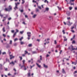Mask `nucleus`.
<instances>
[{
	"label": "nucleus",
	"instance_id": "f257e3e1",
	"mask_svg": "<svg viewBox=\"0 0 77 77\" xmlns=\"http://www.w3.org/2000/svg\"><path fill=\"white\" fill-rule=\"evenodd\" d=\"M20 2H17V3H15V7L14 8V10H16L17 9H18V5H20Z\"/></svg>",
	"mask_w": 77,
	"mask_h": 77
},
{
	"label": "nucleus",
	"instance_id": "f03ea898",
	"mask_svg": "<svg viewBox=\"0 0 77 77\" xmlns=\"http://www.w3.org/2000/svg\"><path fill=\"white\" fill-rule=\"evenodd\" d=\"M68 49L69 50H71V49H72V50H75V48H73V46H70L69 47Z\"/></svg>",
	"mask_w": 77,
	"mask_h": 77
},
{
	"label": "nucleus",
	"instance_id": "7ed1b4c3",
	"mask_svg": "<svg viewBox=\"0 0 77 77\" xmlns=\"http://www.w3.org/2000/svg\"><path fill=\"white\" fill-rule=\"evenodd\" d=\"M67 24L68 26H71V24H72V23L71 22V23L69 21H68L67 22Z\"/></svg>",
	"mask_w": 77,
	"mask_h": 77
},
{
	"label": "nucleus",
	"instance_id": "20e7f679",
	"mask_svg": "<svg viewBox=\"0 0 77 77\" xmlns=\"http://www.w3.org/2000/svg\"><path fill=\"white\" fill-rule=\"evenodd\" d=\"M27 35H28V37H31V32H27Z\"/></svg>",
	"mask_w": 77,
	"mask_h": 77
},
{
	"label": "nucleus",
	"instance_id": "39448f33",
	"mask_svg": "<svg viewBox=\"0 0 77 77\" xmlns=\"http://www.w3.org/2000/svg\"><path fill=\"white\" fill-rule=\"evenodd\" d=\"M9 8H8L9 10L10 11H11L12 9V6L11 5H9Z\"/></svg>",
	"mask_w": 77,
	"mask_h": 77
},
{
	"label": "nucleus",
	"instance_id": "423d86ee",
	"mask_svg": "<svg viewBox=\"0 0 77 77\" xmlns=\"http://www.w3.org/2000/svg\"><path fill=\"white\" fill-rule=\"evenodd\" d=\"M10 59H13V58H14L15 57L13 56L12 55H10Z\"/></svg>",
	"mask_w": 77,
	"mask_h": 77
},
{
	"label": "nucleus",
	"instance_id": "0eeeda50",
	"mask_svg": "<svg viewBox=\"0 0 77 77\" xmlns=\"http://www.w3.org/2000/svg\"><path fill=\"white\" fill-rule=\"evenodd\" d=\"M62 70V72L63 74H66V72H65V69H63Z\"/></svg>",
	"mask_w": 77,
	"mask_h": 77
},
{
	"label": "nucleus",
	"instance_id": "6e6552de",
	"mask_svg": "<svg viewBox=\"0 0 77 77\" xmlns=\"http://www.w3.org/2000/svg\"><path fill=\"white\" fill-rule=\"evenodd\" d=\"M8 17V16L6 15V17H3V20H2V21H5L6 20V18Z\"/></svg>",
	"mask_w": 77,
	"mask_h": 77
},
{
	"label": "nucleus",
	"instance_id": "1a4fd4ad",
	"mask_svg": "<svg viewBox=\"0 0 77 77\" xmlns=\"http://www.w3.org/2000/svg\"><path fill=\"white\" fill-rule=\"evenodd\" d=\"M43 65L44 67H45V68H48V66H47V65H46L45 64H43Z\"/></svg>",
	"mask_w": 77,
	"mask_h": 77
},
{
	"label": "nucleus",
	"instance_id": "9d476101",
	"mask_svg": "<svg viewBox=\"0 0 77 77\" xmlns=\"http://www.w3.org/2000/svg\"><path fill=\"white\" fill-rule=\"evenodd\" d=\"M36 64L38 68H41V65H39V64L38 63H36Z\"/></svg>",
	"mask_w": 77,
	"mask_h": 77
},
{
	"label": "nucleus",
	"instance_id": "9b49d317",
	"mask_svg": "<svg viewBox=\"0 0 77 77\" xmlns=\"http://www.w3.org/2000/svg\"><path fill=\"white\" fill-rule=\"evenodd\" d=\"M10 65H12V64L13 65H15V63L14 62L12 61L10 63Z\"/></svg>",
	"mask_w": 77,
	"mask_h": 77
},
{
	"label": "nucleus",
	"instance_id": "f8f14e48",
	"mask_svg": "<svg viewBox=\"0 0 77 77\" xmlns=\"http://www.w3.org/2000/svg\"><path fill=\"white\" fill-rule=\"evenodd\" d=\"M5 10L6 11H8L9 12V11H10L9 10V8H6L5 9Z\"/></svg>",
	"mask_w": 77,
	"mask_h": 77
},
{
	"label": "nucleus",
	"instance_id": "ddd939ff",
	"mask_svg": "<svg viewBox=\"0 0 77 77\" xmlns=\"http://www.w3.org/2000/svg\"><path fill=\"white\" fill-rule=\"evenodd\" d=\"M21 45H23V44H24V42H20Z\"/></svg>",
	"mask_w": 77,
	"mask_h": 77
},
{
	"label": "nucleus",
	"instance_id": "4468645a",
	"mask_svg": "<svg viewBox=\"0 0 77 77\" xmlns=\"http://www.w3.org/2000/svg\"><path fill=\"white\" fill-rule=\"evenodd\" d=\"M5 27H4L2 29V30L4 32H6V30H5Z\"/></svg>",
	"mask_w": 77,
	"mask_h": 77
},
{
	"label": "nucleus",
	"instance_id": "2eb2a0df",
	"mask_svg": "<svg viewBox=\"0 0 77 77\" xmlns=\"http://www.w3.org/2000/svg\"><path fill=\"white\" fill-rule=\"evenodd\" d=\"M37 54V52L36 51H34L32 52V54Z\"/></svg>",
	"mask_w": 77,
	"mask_h": 77
},
{
	"label": "nucleus",
	"instance_id": "dca6fc26",
	"mask_svg": "<svg viewBox=\"0 0 77 77\" xmlns=\"http://www.w3.org/2000/svg\"><path fill=\"white\" fill-rule=\"evenodd\" d=\"M35 66V64L33 65L32 66L30 65V66L31 67V69H32V68H33V67L34 66Z\"/></svg>",
	"mask_w": 77,
	"mask_h": 77
},
{
	"label": "nucleus",
	"instance_id": "f3484780",
	"mask_svg": "<svg viewBox=\"0 0 77 77\" xmlns=\"http://www.w3.org/2000/svg\"><path fill=\"white\" fill-rule=\"evenodd\" d=\"M67 14L68 16H69V11H67Z\"/></svg>",
	"mask_w": 77,
	"mask_h": 77
},
{
	"label": "nucleus",
	"instance_id": "a211bd4d",
	"mask_svg": "<svg viewBox=\"0 0 77 77\" xmlns=\"http://www.w3.org/2000/svg\"><path fill=\"white\" fill-rule=\"evenodd\" d=\"M22 62L23 63V64L24 65V64L25 63V60H23L22 61Z\"/></svg>",
	"mask_w": 77,
	"mask_h": 77
},
{
	"label": "nucleus",
	"instance_id": "6ab92c4d",
	"mask_svg": "<svg viewBox=\"0 0 77 77\" xmlns=\"http://www.w3.org/2000/svg\"><path fill=\"white\" fill-rule=\"evenodd\" d=\"M16 32L15 33H18V32H19V30L17 29H16Z\"/></svg>",
	"mask_w": 77,
	"mask_h": 77
},
{
	"label": "nucleus",
	"instance_id": "aec40b11",
	"mask_svg": "<svg viewBox=\"0 0 77 77\" xmlns=\"http://www.w3.org/2000/svg\"><path fill=\"white\" fill-rule=\"evenodd\" d=\"M36 14H34L33 16L32 17L33 18H35V17H36Z\"/></svg>",
	"mask_w": 77,
	"mask_h": 77
},
{
	"label": "nucleus",
	"instance_id": "412c9836",
	"mask_svg": "<svg viewBox=\"0 0 77 77\" xmlns=\"http://www.w3.org/2000/svg\"><path fill=\"white\" fill-rule=\"evenodd\" d=\"M17 34V32H15L14 35H13V37L14 38V37H15V35H16Z\"/></svg>",
	"mask_w": 77,
	"mask_h": 77
},
{
	"label": "nucleus",
	"instance_id": "4be33fe9",
	"mask_svg": "<svg viewBox=\"0 0 77 77\" xmlns=\"http://www.w3.org/2000/svg\"><path fill=\"white\" fill-rule=\"evenodd\" d=\"M25 65H24V64H23V65L22 66H21V68H23V67H25Z\"/></svg>",
	"mask_w": 77,
	"mask_h": 77
},
{
	"label": "nucleus",
	"instance_id": "5701e85b",
	"mask_svg": "<svg viewBox=\"0 0 77 77\" xmlns=\"http://www.w3.org/2000/svg\"><path fill=\"white\" fill-rule=\"evenodd\" d=\"M45 3H46L47 2V3H48V1H47V0H45L44 1Z\"/></svg>",
	"mask_w": 77,
	"mask_h": 77
},
{
	"label": "nucleus",
	"instance_id": "b1692460",
	"mask_svg": "<svg viewBox=\"0 0 77 77\" xmlns=\"http://www.w3.org/2000/svg\"><path fill=\"white\" fill-rule=\"evenodd\" d=\"M28 53V52H27L26 51H25V54H27Z\"/></svg>",
	"mask_w": 77,
	"mask_h": 77
},
{
	"label": "nucleus",
	"instance_id": "393cba45",
	"mask_svg": "<svg viewBox=\"0 0 77 77\" xmlns=\"http://www.w3.org/2000/svg\"><path fill=\"white\" fill-rule=\"evenodd\" d=\"M28 77H29V76H30V72H29L28 73Z\"/></svg>",
	"mask_w": 77,
	"mask_h": 77
},
{
	"label": "nucleus",
	"instance_id": "a878e982",
	"mask_svg": "<svg viewBox=\"0 0 77 77\" xmlns=\"http://www.w3.org/2000/svg\"><path fill=\"white\" fill-rule=\"evenodd\" d=\"M36 12H39V9L38 8H36Z\"/></svg>",
	"mask_w": 77,
	"mask_h": 77
},
{
	"label": "nucleus",
	"instance_id": "bb28decb",
	"mask_svg": "<svg viewBox=\"0 0 77 77\" xmlns=\"http://www.w3.org/2000/svg\"><path fill=\"white\" fill-rule=\"evenodd\" d=\"M6 62H9V59H8V58H6Z\"/></svg>",
	"mask_w": 77,
	"mask_h": 77
},
{
	"label": "nucleus",
	"instance_id": "cd10ccee",
	"mask_svg": "<svg viewBox=\"0 0 77 77\" xmlns=\"http://www.w3.org/2000/svg\"><path fill=\"white\" fill-rule=\"evenodd\" d=\"M71 31L72 32V33H75V31H74V30H72V29H71Z\"/></svg>",
	"mask_w": 77,
	"mask_h": 77
},
{
	"label": "nucleus",
	"instance_id": "c85d7f7f",
	"mask_svg": "<svg viewBox=\"0 0 77 77\" xmlns=\"http://www.w3.org/2000/svg\"><path fill=\"white\" fill-rule=\"evenodd\" d=\"M12 40H11L10 41L9 44H12Z\"/></svg>",
	"mask_w": 77,
	"mask_h": 77
},
{
	"label": "nucleus",
	"instance_id": "c756f323",
	"mask_svg": "<svg viewBox=\"0 0 77 77\" xmlns=\"http://www.w3.org/2000/svg\"><path fill=\"white\" fill-rule=\"evenodd\" d=\"M20 33H21V34H23V33H24V31H22L20 32Z\"/></svg>",
	"mask_w": 77,
	"mask_h": 77
},
{
	"label": "nucleus",
	"instance_id": "7c9ffc66",
	"mask_svg": "<svg viewBox=\"0 0 77 77\" xmlns=\"http://www.w3.org/2000/svg\"><path fill=\"white\" fill-rule=\"evenodd\" d=\"M75 0H70L69 3H71V2H73Z\"/></svg>",
	"mask_w": 77,
	"mask_h": 77
},
{
	"label": "nucleus",
	"instance_id": "2f4dec72",
	"mask_svg": "<svg viewBox=\"0 0 77 77\" xmlns=\"http://www.w3.org/2000/svg\"><path fill=\"white\" fill-rule=\"evenodd\" d=\"M59 10H60V11H61L62 9V8H59V7L57 6Z\"/></svg>",
	"mask_w": 77,
	"mask_h": 77
},
{
	"label": "nucleus",
	"instance_id": "473e14b6",
	"mask_svg": "<svg viewBox=\"0 0 77 77\" xmlns=\"http://www.w3.org/2000/svg\"><path fill=\"white\" fill-rule=\"evenodd\" d=\"M23 39V37H22L21 38H20L19 40L20 41H22V39Z\"/></svg>",
	"mask_w": 77,
	"mask_h": 77
},
{
	"label": "nucleus",
	"instance_id": "72a5a7b5",
	"mask_svg": "<svg viewBox=\"0 0 77 77\" xmlns=\"http://www.w3.org/2000/svg\"><path fill=\"white\" fill-rule=\"evenodd\" d=\"M28 46L29 47H32V44H29L28 45Z\"/></svg>",
	"mask_w": 77,
	"mask_h": 77
},
{
	"label": "nucleus",
	"instance_id": "f704fd0d",
	"mask_svg": "<svg viewBox=\"0 0 77 77\" xmlns=\"http://www.w3.org/2000/svg\"><path fill=\"white\" fill-rule=\"evenodd\" d=\"M59 47H60L59 45H57L56 46V47H55V48H59Z\"/></svg>",
	"mask_w": 77,
	"mask_h": 77
},
{
	"label": "nucleus",
	"instance_id": "c9c22d12",
	"mask_svg": "<svg viewBox=\"0 0 77 77\" xmlns=\"http://www.w3.org/2000/svg\"><path fill=\"white\" fill-rule=\"evenodd\" d=\"M21 12H24V10H19Z\"/></svg>",
	"mask_w": 77,
	"mask_h": 77
},
{
	"label": "nucleus",
	"instance_id": "e433bc0d",
	"mask_svg": "<svg viewBox=\"0 0 77 77\" xmlns=\"http://www.w3.org/2000/svg\"><path fill=\"white\" fill-rule=\"evenodd\" d=\"M40 60H42V56H40Z\"/></svg>",
	"mask_w": 77,
	"mask_h": 77
},
{
	"label": "nucleus",
	"instance_id": "4c0bfd02",
	"mask_svg": "<svg viewBox=\"0 0 77 77\" xmlns=\"http://www.w3.org/2000/svg\"><path fill=\"white\" fill-rule=\"evenodd\" d=\"M22 0V4H24V2H25V1H24V0Z\"/></svg>",
	"mask_w": 77,
	"mask_h": 77
},
{
	"label": "nucleus",
	"instance_id": "58836bf2",
	"mask_svg": "<svg viewBox=\"0 0 77 77\" xmlns=\"http://www.w3.org/2000/svg\"><path fill=\"white\" fill-rule=\"evenodd\" d=\"M14 41L15 42V41H18V38H16L14 39Z\"/></svg>",
	"mask_w": 77,
	"mask_h": 77
},
{
	"label": "nucleus",
	"instance_id": "ea45409f",
	"mask_svg": "<svg viewBox=\"0 0 77 77\" xmlns=\"http://www.w3.org/2000/svg\"><path fill=\"white\" fill-rule=\"evenodd\" d=\"M19 58H20V60H22V59H23V58H22V57H19Z\"/></svg>",
	"mask_w": 77,
	"mask_h": 77
},
{
	"label": "nucleus",
	"instance_id": "a19ab883",
	"mask_svg": "<svg viewBox=\"0 0 77 77\" xmlns=\"http://www.w3.org/2000/svg\"><path fill=\"white\" fill-rule=\"evenodd\" d=\"M17 43H15L14 44V46H17Z\"/></svg>",
	"mask_w": 77,
	"mask_h": 77
},
{
	"label": "nucleus",
	"instance_id": "79ce46f5",
	"mask_svg": "<svg viewBox=\"0 0 77 77\" xmlns=\"http://www.w3.org/2000/svg\"><path fill=\"white\" fill-rule=\"evenodd\" d=\"M46 11H48V10H49V8H46Z\"/></svg>",
	"mask_w": 77,
	"mask_h": 77
},
{
	"label": "nucleus",
	"instance_id": "37998d69",
	"mask_svg": "<svg viewBox=\"0 0 77 77\" xmlns=\"http://www.w3.org/2000/svg\"><path fill=\"white\" fill-rule=\"evenodd\" d=\"M54 44H57V42H56V40H55L54 41Z\"/></svg>",
	"mask_w": 77,
	"mask_h": 77
},
{
	"label": "nucleus",
	"instance_id": "c03bdc74",
	"mask_svg": "<svg viewBox=\"0 0 77 77\" xmlns=\"http://www.w3.org/2000/svg\"><path fill=\"white\" fill-rule=\"evenodd\" d=\"M39 63H40L41 62V60H38L37 61Z\"/></svg>",
	"mask_w": 77,
	"mask_h": 77
},
{
	"label": "nucleus",
	"instance_id": "a18cd8bd",
	"mask_svg": "<svg viewBox=\"0 0 77 77\" xmlns=\"http://www.w3.org/2000/svg\"><path fill=\"white\" fill-rule=\"evenodd\" d=\"M62 32L64 34H65V30H63L62 31Z\"/></svg>",
	"mask_w": 77,
	"mask_h": 77
},
{
	"label": "nucleus",
	"instance_id": "49530a36",
	"mask_svg": "<svg viewBox=\"0 0 77 77\" xmlns=\"http://www.w3.org/2000/svg\"><path fill=\"white\" fill-rule=\"evenodd\" d=\"M69 9L70 10H71L72 9V7H70L69 8Z\"/></svg>",
	"mask_w": 77,
	"mask_h": 77
},
{
	"label": "nucleus",
	"instance_id": "de8ad7c7",
	"mask_svg": "<svg viewBox=\"0 0 77 77\" xmlns=\"http://www.w3.org/2000/svg\"><path fill=\"white\" fill-rule=\"evenodd\" d=\"M12 33H14V32H15V31L14 30H12L11 31Z\"/></svg>",
	"mask_w": 77,
	"mask_h": 77
},
{
	"label": "nucleus",
	"instance_id": "09e8293b",
	"mask_svg": "<svg viewBox=\"0 0 77 77\" xmlns=\"http://www.w3.org/2000/svg\"><path fill=\"white\" fill-rule=\"evenodd\" d=\"M38 8H39L40 9H41V7L40 6H38Z\"/></svg>",
	"mask_w": 77,
	"mask_h": 77
},
{
	"label": "nucleus",
	"instance_id": "8fccbe9b",
	"mask_svg": "<svg viewBox=\"0 0 77 77\" xmlns=\"http://www.w3.org/2000/svg\"><path fill=\"white\" fill-rule=\"evenodd\" d=\"M9 47H10V46H9V45H8L6 47L7 48H9Z\"/></svg>",
	"mask_w": 77,
	"mask_h": 77
},
{
	"label": "nucleus",
	"instance_id": "3c124183",
	"mask_svg": "<svg viewBox=\"0 0 77 77\" xmlns=\"http://www.w3.org/2000/svg\"><path fill=\"white\" fill-rule=\"evenodd\" d=\"M8 76H9L10 75H12V74H11L10 73H8Z\"/></svg>",
	"mask_w": 77,
	"mask_h": 77
},
{
	"label": "nucleus",
	"instance_id": "603ef678",
	"mask_svg": "<svg viewBox=\"0 0 77 77\" xmlns=\"http://www.w3.org/2000/svg\"><path fill=\"white\" fill-rule=\"evenodd\" d=\"M23 24H24V25H26V23H25V22H23Z\"/></svg>",
	"mask_w": 77,
	"mask_h": 77
},
{
	"label": "nucleus",
	"instance_id": "864d4df0",
	"mask_svg": "<svg viewBox=\"0 0 77 77\" xmlns=\"http://www.w3.org/2000/svg\"><path fill=\"white\" fill-rule=\"evenodd\" d=\"M67 41V38H66V39H64V41Z\"/></svg>",
	"mask_w": 77,
	"mask_h": 77
},
{
	"label": "nucleus",
	"instance_id": "5fc2aeb1",
	"mask_svg": "<svg viewBox=\"0 0 77 77\" xmlns=\"http://www.w3.org/2000/svg\"><path fill=\"white\" fill-rule=\"evenodd\" d=\"M2 54H3V55L6 54V52H4L2 53Z\"/></svg>",
	"mask_w": 77,
	"mask_h": 77
},
{
	"label": "nucleus",
	"instance_id": "6e6d98bb",
	"mask_svg": "<svg viewBox=\"0 0 77 77\" xmlns=\"http://www.w3.org/2000/svg\"><path fill=\"white\" fill-rule=\"evenodd\" d=\"M75 42V41L74 40L72 41V44H74Z\"/></svg>",
	"mask_w": 77,
	"mask_h": 77
},
{
	"label": "nucleus",
	"instance_id": "4d7b16f0",
	"mask_svg": "<svg viewBox=\"0 0 77 77\" xmlns=\"http://www.w3.org/2000/svg\"><path fill=\"white\" fill-rule=\"evenodd\" d=\"M0 16H1V17H3V15L2 14H0Z\"/></svg>",
	"mask_w": 77,
	"mask_h": 77
},
{
	"label": "nucleus",
	"instance_id": "13d9d810",
	"mask_svg": "<svg viewBox=\"0 0 77 77\" xmlns=\"http://www.w3.org/2000/svg\"><path fill=\"white\" fill-rule=\"evenodd\" d=\"M11 19H12V18H11V17H10L9 18H8V20H11Z\"/></svg>",
	"mask_w": 77,
	"mask_h": 77
},
{
	"label": "nucleus",
	"instance_id": "bf43d9fd",
	"mask_svg": "<svg viewBox=\"0 0 77 77\" xmlns=\"http://www.w3.org/2000/svg\"><path fill=\"white\" fill-rule=\"evenodd\" d=\"M3 36H4V37H6V35L5 34H3Z\"/></svg>",
	"mask_w": 77,
	"mask_h": 77
},
{
	"label": "nucleus",
	"instance_id": "052dcab7",
	"mask_svg": "<svg viewBox=\"0 0 77 77\" xmlns=\"http://www.w3.org/2000/svg\"><path fill=\"white\" fill-rule=\"evenodd\" d=\"M49 18H50V20H51V18H52V17L51 16H49Z\"/></svg>",
	"mask_w": 77,
	"mask_h": 77
},
{
	"label": "nucleus",
	"instance_id": "680f3d73",
	"mask_svg": "<svg viewBox=\"0 0 77 77\" xmlns=\"http://www.w3.org/2000/svg\"><path fill=\"white\" fill-rule=\"evenodd\" d=\"M24 68V70H26V69H27V68L26 67V66H25Z\"/></svg>",
	"mask_w": 77,
	"mask_h": 77
},
{
	"label": "nucleus",
	"instance_id": "e2e57ef3",
	"mask_svg": "<svg viewBox=\"0 0 77 77\" xmlns=\"http://www.w3.org/2000/svg\"><path fill=\"white\" fill-rule=\"evenodd\" d=\"M30 37H28V40H29V39H30Z\"/></svg>",
	"mask_w": 77,
	"mask_h": 77
},
{
	"label": "nucleus",
	"instance_id": "0e129e2a",
	"mask_svg": "<svg viewBox=\"0 0 77 77\" xmlns=\"http://www.w3.org/2000/svg\"><path fill=\"white\" fill-rule=\"evenodd\" d=\"M74 26H72L71 28V29H72V30L73 29H74Z\"/></svg>",
	"mask_w": 77,
	"mask_h": 77
},
{
	"label": "nucleus",
	"instance_id": "69168bd1",
	"mask_svg": "<svg viewBox=\"0 0 77 77\" xmlns=\"http://www.w3.org/2000/svg\"><path fill=\"white\" fill-rule=\"evenodd\" d=\"M62 50H61L60 51V54H61V53H62Z\"/></svg>",
	"mask_w": 77,
	"mask_h": 77
},
{
	"label": "nucleus",
	"instance_id": "338daca9",
	"mask_svg": "<svg viewBox=\"0 0 77 77\" xmlns=\"http://www.w3.org/2000/svg\"><path fill=\"white\" fill-rule=\"evenodd\" d=\"M5 71H8V68H6L5 69Z\"/></svg>",
	"mask_w": 77,
	"mask_h": 77
},
{
	"label": "nucleus",
	"instance_id": "774afa93",
	"mask_svg": "<svg viewBox=\"0 0 77 77\" xmlns=\"http://www.w3.org/2000/svg\"><path fill=\"white\" fill-rule=\"evenodd\" d=\"M75 73H77V71H75V73H74V74H75Z\"/></svg>",
	"mask_w": 77,
	"mask_h": 77
}]
</instances>
